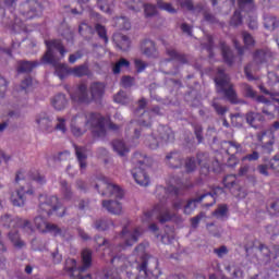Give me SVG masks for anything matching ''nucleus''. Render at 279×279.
I'll return each mask as SVG.
<instances>
[{
  "label": "nucleus",
  "instance_id": "f257e3e1",
  "mask_svg": "<svg viewBox=\"0 0 279 279\" xmlns=\"http://www.w3.org/2000/svg\"><path fill=\"white\" fill-rule=\"evenodd\" d=\"M66 119H69L70 132L73 136H84L88 130L97 136H104L106 134L108 120L99 113L77 112V110L72 109L68 112Z\"/></svg>",
  "mask_w": 279,
  "mask_h": 279
},
{
  "label": "nucleus",
  "instance_id": "f03ea898",
  "mask_svg": "<svg viewBox=\"0 0 279 279\" xmlns=\"http://www.w3.org/2000/svg\"><path fill=\"white\" fill-rule=\"evenodd\" d=\"M96 189L105 197H116L117 201H102V208L111 215H123V205L119 199H123V190L119 185L110 182L108 178L99 175L96 179Z\"/></svg>",
  "mask_w": 279,
  "mask_h": 279
},
{
  "label": "nucleus",
  "instance_id": "7ed1b4c3",
  "mask_svg": "<svg viewBox=\"0 0 279 279\" xmlns=\"http://www.w3.org/2000/svg\"><path fill=\"white\" fill-rule=\"evenodd\" d=\"M45 43L47 51L43 57L44 64H51L56 71V75H58L60 80H64L66 75H71L69 65L60 63V60L66 54V49H64L61 40H46Z\"/></svg>",
  "mask_w": 279,
  "mask_h": 279
},
{
  "label": "nucleus",
  "instance_id": "20e7f679",
  "mask_svg": "<svg viewBox=\"0 0 279 279\" xmlns=\"http://www.w3.org/2000/svg\"><path fill=\"white\" fill-rule=\"evenodd\" d=\"M39 214L43 216L35 218V226L39 232H51L52 234H60V229L56 225H51L45 220L51 213L58 210V197L56 196H40Z\"/></svg>",
  "mask_w": 279,
  "mask_h": 279
},
{
  "label": "nucleus",
  "instance_id": "39448f33",
  "mask_svg": "<svg viewBox=\"0 0 279 279\" xmlns=\"http://www.w3.org/2000/svg\"><path fill=\"white\" fill-rule=\"evenodd\" d=\"M106 93V85L104 83H92L88 88L81 84L73 94H71L72 101L75 104H90L92 101H99Z\"/></svg>",
  "mask_w": 279,
  "mask_h": 279
},
{
  "label": "nucleus",
  "instance_id": "423d86ee",
  "mask_svg": "<svg viewBox=\"0 0 279 279\" xmlns=\"http://www.w3.org/2000/svg\"><path fill=\"white\" fill-rule=\"evenodd\" d=\"M82 260L83 266L77 268V262L75 259H66L65 262V269L66 271H70L71 278L74 279H90V275H86L85 277L82 276L88 267H90L93 263V252L90 250L85 248L82 252Z\"/></svg>",
  "mask_w": 279,
  "mask_h": 279
},
{
  "label": "nucleus",
  "instance_id": "0eeeda50",
  "mask_svg": "<svg viewBox=\"0 0 279 279\" xmlns=\"http://www.w3.org/2000/svg\"><path fill=\"white\" fill-rule=\"evenodd\" d=\"M216 88L218 93H223L227 99L231 101V104H238L236 92L232 88V84H230V77L223 73V70H218V74L215 78Z\"/></svg>",
  "mask_w": 279,
  "mask_h": 279
},
{
  "label": "nucleus",
  "instance_id": "6e6552de",
  "mask_svg": "<svg viewBox=\"0 0 279 279\" xmlns=\"http://www.w3.org/2000/svg\"><path fill=\"white\" fill-rule=\"evenodd\" d=\"M141 234H143V230L141 228H134L132 225H128L122 229V241H124L125 245L120 246V248L117 250V252H121V250H125V247H131V245H134L136 241H138Z\"/></svg>",
  "mask_w": 279,
  "mask_h": 279
},
{
  "label": "nucleus",
  "instance_id": "1a4fd4ad",
  "mask_svg": "<svg viewBox=\"0 0 279 279\" xmlns=\"http://www.w3.org/2000/svg\"><path fill=\"white\" fill-rule=\"evenodd\" d=\"M35 123L39 132H43V134H53V132H56L53 118L47 112L38 113L35 117Z\"/></svg>",
  "mask_w": 279,
  "mask_h": 279
},
{
  "label": "nucleus",
  "instance_id": "9d476101",
  "mask_svg": "<svg viewBox=\"0 0 279 279\" xmlns=\"http://www.w3.org/2000/svg\"><path fill=\"white\" fill-rule=\"evenodd\" d=\"M146 245L145 244H140L132 256L129 257L128 262L130 263V265H134V263H142L138 266V270L140 271H147V258H149V256L147 255V253H145L146 250Z\"/></svg>",
  "mask_w": 279,
  "mask_h": 279
},
{
  "label": "nucleus",
  "instance_id": "9b49d317",
  "mask_svg": "<svg viewBox=\"0 0 279 279\" xmlns=\"http://www.w3.org/2000/svg\"><path fill=\"white\" fill-rule=\"evenodd\" d=\"M161 130H162L163 134L160 137V142H158V140L156 137H154V135H150L147 137L146 145H148V147L150 149H158V147H160V145H165V143H171V141H173L174 135H173V131H171V129L162 128Z\"/></svg>",
  "mask_w": 279,
  "mask_h": 279
},
{
  "label": "nucleus",
  "instance_id": "f8f14e48",
  "mask_svg": "<svg viewBox=\"0 0 279 279\" xmlns=\"http://www.w3.org/2000/svg\"><path fill=\"white\" fill-rule=\"evenodd\" d=\"M145 169H147V166H145V163H140L138 167H135L132 170V175L136 184H138L140 186H149V174H147V171Z\"/></svg>",
  "mask_w": 279,
  "mask_h": 279
},
{
  "label": "nucleus",
  "instance_id": "ddd939ff",
  "mask_svg": "<svg viewBox=\"0 0 279 279\" xmlns=\"http://www.w3.org/2000/svg\"><path fill=\"white\" fill-rule=\"evenodd\" d=\"M206 198L210 201V203L207 204L206 206H213V204H215V196H213V194H203L198 198L191 199L186 203V205L183 207L184 215H193V211L195 210V208H197V204H199V202Z\"/></svg>",
  "mask_w": 279,
  "mask_h": 279
},
{
  "label": "nucleus",
  "instance_id": "4468645a",
  "mask_svg": "<svg viewBox=\"0 0 279 279\" xmlns=\"http://www.w3.org/2000/svg\"><path fill=\"white\" fill-rule=\"evenodd\" d=\"M225 145H227V154H231L228 167H236V165H239V160H236L234 154H243V147H241V144H238L236 142H225Z\"/></svg>",
  "mask_w": 279,
  "mask_h": 279
},
{
  "label": "nucleus",
  "instance_id": "2eb2a0df",
  "mask_svg": "<svg viewBox=\"0 0 279 279\" xmlns=\"http://www.w3.org/2000/svg\"><path fill=\"white\" fill-rule=\"evenodd\" d=\"M158 213L157 217L161 223H165L166 221H171L173 219V216L169 215V213L165 211V209L160 206L155 207L153 211H147L144 214L142 221L145 222L149 218L154 217Z\"/></svg>",
  "mask_w": 279,
  "mask_h": 279
},
{
  "label": "nucleus",
  "instance_id": "dca6fc26",
  "mask_svg": "<svg viewBox=\"0 0 279 279\" xmlns=\"http://www.w3.org/2000/svg\"><path fill=\"white\" fill-rule=\"evenodd\" d=\"M32 193L34 192L27 187H21L20 190L13 192L11 195V202L13 206H24L25 195H32Z\"/></svg>",
  "mask_w": 279,
  "mask_h": 279
},
{
  "label": "nucleus",
  "instance_id": "f3484780",
  "mask_svg": "<svg viewBox=\"0 0 279 279\" xmlns=\"http://www.w3.org/2000/svg\"><path fill=\"white\" fill-rule=\"evenodd\" d=\"M260 141L264 144L263 146L264 151H266V154H271V151H274V143L276 142L274 137V132L272 131L264 132L262 134Z\"/></svg>",
  "mask_w": 279,
  "mask_h": 279
},
{
  "label": "nucleus",
  "instance_id": "a211bd4d",
  "mask_svg": "<svg viewBox=\"0 0 279 279\" xmlns=\"http://www.w3.org/2000/svg\"><path fill=\"white\" fill-rule=\"evenodd\" d=\"M131 10H134L135 12L141 11V8H144L145 16H154L156 14V7L151 4H144L141 0H132Z\"/></svg>",
  "mask_w": 279,
  "mask_h": 279
},
{
  "label": "nucleus",
  "instance_id": "6ab92c4d",
  "mask_svg": "<svg viewBox=\"0 0 279 279\" xmlns=\"http://www.w3.org/2000/svg\"><path fill=\"white\" fill-rule=\"evenodd\" d=\"M51 106L54 110L60 112L64 110L66 106H69V100L66 99V96H64V94H58L51 98Z\"/></svg>",
  "mask_w": 279,
  "mask_h": 279
},
{
  "label": "nucleus",
  "instance_id": "aec40b11",
  "mask_svg": "<svg viewBox=\"0 0 279 279\" xmlns=\"http://www.w3.org/2000/svg\"><path fill=\"white\" fill-rule=\"evenodd\" d=\"M141 52L143 53V56H146L147 58L156 57V44H154L153 40L145 39L141 44Z\"/></svg>",
  "mask_w": 279,
  "mask_h": 279
},
{
  "label": "nucleus",
  "instance_id": "412c9836",
  "mask_svg": "<svg viewBox=\"0 0 279 279\" xmlns=\"http://www.w3.org/2000/svg\"><path fill=\"white\" fill-rule=\"evenodd\" d=\"M113 41L121 51H128L130 49V38L125 35L114 34Z\"/></svg>",
  "mask_w": 279,
  "mask_h": 279
},
{
  "label": "nucleus",
  "instance_id": "4be33fe9",
  "mask_svg": "<svg viewBox=\"0 0 279 279\" xmlns=\"http://www.w3.org/2000/svg\"><path fill=\"white\" fill-rule=\"evenodd\" d=\"M87 153L88 149L86 147L75 146V154L81 169L86 168V158H88Z\"/></svg>",
  "mask_w": 279,
  "mask_h": 279
},
{
  "label": "nucleus",
  "instance_id": "5701e85b",
  "mask_svg": "<svg viewBox=\"0 0 279 279\" xmlns=\"http://www.w3.org/2000/svg\"><path fill=\"white\" fill-rule=\"evenodd\" d=\"M112 149L118 154V156H128V154H130V148H128L125 143L121 140L112 142Z\"/></svg>",
  "mask_w": 279,
  "mask_h": 279
},
{
  "label": "nucleus",
  "instance_id": "b1692460",
  "mask_svg": "<svg viewBox=\"0 0 279 279\" xmlns=\"http://www.w3.org/2000/svg\"><path fill=\"white\" fill-rule=\"evenodd\" d=\"M246 121L252 128H258L263 123V116L260 113L248 112L246 114Z\"/></svg>",
  "mask_w": 279,
  "mask_h": 279
},
{
  "label": "nucleus",
  "instance_id": "393cba45",
  "mask_svg": "<svg viewBox=\"0 0 279 279\" xmlns=\"http://www.w3.org/2000/svg\"><path fill=\"white\" fill-rule=\"evenodd\" d=\"M9 240L11 241L12 245L16 247V250H22V247H25V242L21 240V235H19V231L16 230L9 233Z\"/></svg>",
  "mask_w": 279,
  "mask_h": 279
},
{
  "label": "nucleus",
  "instance_id": "a878e982",
  "mask_svg": "<svg viewBox=\"0 0 279 279\" xmlns=\"http://www.w3.org/2000/svg\"><path fill=\"white\" fill-rule=\"evenodd\" d=\"M167 160L172 169H178V167H182V159L179 153H171L167 155Z\"/></svg>",
  "mask_w": 279,
  "mask_h": 279
},
{
  "label": "nucleus",
  "instance_id": "bb28decb",
  "mask_svg": "<svg viewBox=\"0 0 279 279\" xmlns=\"http://www.w3.org/2000/svg\"><path fill=\"white\" fill-rule=\"evenodd\" d=\"M61 194L64 202H71L73 199V192L71 191V186L66 181H61Z\"/></svg>",
  "mask_w": 279,
  "mask_h": 279
},
{
  "label": "nucleus",
  "instance_id": "cd10ccee",
  "mask_svg": "<svg viewBox=\"0 0 279 279\" xmlns=\"http://www.w3.org/2000/svg\"><path fill=\"white\" fill-rule=\"evenodd\" d=\"M53 128L54 132H61V134H66V119L64 117H57Z\"/></svg>",
  "mask_w": 279,
  "mask_h": 279
},
{
  "label": "nucleus",
  "instance_id": "c85d7f7f",
  "mask_svg": "<svg viewBox=\"0 0 279 279\" xmlns=\"http://www.w3.org/2000/svg\"><path fill=\"white\" fill-rule=\"evenodd\" d=\"M36 66H38V62L36 61H23L19 66V71L20 73H29V71L36 69Z\"/></svg>",
  "mask_w": 279,
  "mask_h": 279
},
{
  "label": "nucleus",
  "instance_id": "c756f323",
  "mask_svg": "<svg viewBox=\"0 0 279 279\" xmlns=\"http://www.w3.org/2000/svg\"><path fill=\"white\" fill-rule=\"evenodd\" d=\"M113 5H114V0H99L98 1V8L102 12L110 13L112 8H113Z\"/></svg>",
  "mask_w": 279,
  "mask_h": 279
},
{
  "label": "nucleus",
  "instance_id": "7c9ffc66",
  "mask_svg": "<svg viewBox=\"0 0 279 279\" xmlns=\"http://www.w3.org/2000/svg\"><path fill=\"white\" fill-rule=\"evenodd\" d=\"M88 73V66L80 65L77 68L70 69V75H74V77H82Z\"/></svg>",
  "mask_w": 279,
  "mask_h": 279
},
{
  "label": "nucleus",
  "instance_id": "2f4dec72",
  "mask_svg": "<svg viewBox=\"0 0 279 279\" xmlns=\"http://www.w3.org/2000/svg\"><path fill=\"white\" fill-rule=\"evenodd\" d=\"M238 3L242 12H252V10H254V3L252 0H238Z\"/></svg>",
  "mask_w": 279,
  "mask_h": 279
},
{
  "label": "nucleus",
  "instance_id": "473e14b6",
  "mask_svg": "<svg viewBox=\"0 0 279 279\" xmlns=\"http://www.w3.org/2000/svg\"><path fill=\"white\" fill-rule=\"evenodd\" d=\"M222 50V57L223 60L227 62V64H232V51H230V47H228L226 44L221 45Z\"/></svg>",
  "mask_w": 279,
  "mask_h": 279
},
{
  "label": "nucleus",
  "instance_id": "72a5a7b5",
  "mask_svg": "<svg viewBox=\"0 0 279 279\" xmlns=\"http://www.w3.org/2000/svg\"><path fill=\"white\" fill-rule=\"evenodd\" d=\"M157 8L165 12H169V14H175V8H173L171 3L163 2L162 0L157 1Z\"/></svg>",
  "mask_w": 279,
  "mask_h": 279
},
{
  "label": "nucleus",
  "instance_id": "f704fd0d",
  "mask_svg": "<svg viewBox=\"0 0 279 279\" xmlns=\"http://www.w3.org/2000/svg\"><path fill=\"white\" fill-rule=\"evenodd\" d=\"M116 27L118 29H130L132 25L130 24V21L125 17H118L116 19Z\"/></svg>",
  "mask_w": 279,
  "mask_h": 279
},
{
  "label": "nucleus",
  "instance_id": "c9c22d12",
  "mask_svg": "<svg viewBox=\"0 0 279 279\" xmlns=\"http://www.w3.org/2000/svg\"><path fill=\"white\" fill-rule=\"evenodd\" d=\"M123 66H125L128 69V66H130V61L125 60V59H120L113 66V73L117 75L119 73H121V69H123Z\"/></svg>",
  "mask_w": 279,
  "mask_h": 279
},
{
  "label": "nucleus",
  "instance_id": "e433bc0d",
  "mask_svg": "<svg viewBox=\"0 0 279 279\" xmlns=\"http://www.w3.org/2000/svg\"><path fill=\"white\" fill-rule=\"evenodd\" d=\"M223 184L226 189H233L236 185V175L229 174L223 179Z\"/></svg>",
  "mask_w": 279,
  "mask_h": 279
},
{
  "label": "nucleus",
  "instance_id": "4c0bfd02",
  "mask_svg": "<svg viewBox=\"0 0 279 279\" xmlns=\"http://www.w3.org/2000/svg\"><path fill=\"white\" fill-rule=\"evenodd\" d=\"M228 215V207L226 205H221L214 211V216L217 217V219H223Z\"/></svg>",
  "mask_w": 279,
  "mask_h": 279
},
{
  "label": "nucleus",
  "instance_id": "58836bf2",
  "mask_svg": "<svg viewBox=\"0 0 279 279\" xmlns=\"http://www.w3.org/2000/svg\"><path fill=\"white\" fill-rule=\"evenodd\" d=\"M113 99L116 104H122V105H125L128 104V101H130V98H128V95H125V93L123 92H119Z\"/></svg>",
  "mask_w": 279,
  "mask_h": 279
},
{
  "label": "nucleus",
  "instance_id": "ea45409f",
  "mask_svg": "<svg viewBox=\"0 0 279 279\" xmlns=\"http://www.w3.org/2000/svg\"><path fill=\"white\" fill-rule=\"evenodd\" d=\"M112 223L108 220H98L95 222L96 230H108Z\"/></svg>",
  "mask_w": 279,
  "mask_h": 279
},
{
  "label": "nucleus",
  "instance_id": "a19ab883",
  "mask_svg": "<svg viewBox=\"0 0 279 279\" xmlns=\"http://www.w3.org/2000/svg\"><path fill=\"white\" fill-rule=\"evenodd\" d=\"M197 168V161H195V158H190L185 161V170L187 173H191V171H195Z\"/></svg>",
  "mask_w": 279,
  "mask_h": 279
},
{
  "label": "nucleus",
  "instance_id": "79ce46f5",
  "mask_svg": "<svg viewBox=\"0 0 279 279\" xmlns=\"http://www.w3.org/2000/svg\"><path fill=\"white\" fill-rule=\"evenodd\" d=\"M242 19H241V12L240 11H235L232 19H231V25L233 27H239V25H241L242 23Z\"/></svg>",
  "mask_w": 279,
  "mask_h": 279
},
{
  "label": "nucleus",
  "instance_id": "37998d69",
  "mask_svg": "<svg viewBox=\"0 0 279 279\" xmlns=\"http://www.w3.org/2000/svg\"><path fill=\"white\" fill-rule=\"evenodd\" d=\"M134 64L137 73H143V71L147 69V63L143 62L141 59H135Z\"/></svg>",
  "mask_w": 279,
  "mask_h": 279
},
{
  "label": "nucleus",
  "instance_id": "c03bdc74",
  "mask_svg": "<svg viewBox=\"0 0 279 279\" xmlns=\"http://www.w3.org/2000/svg\"><path fill=\"white\" fill-rule=\"evenodd\" d=\"M96 32H97L98 36L105 40V43H108V36L106 35V27L97 24Z\"/></svg>",
  "mask_w": 279,
  "mask_h": 279
},
{
  "label": "nucleus",
  "instance_id": "a18cd8bd",
  "mask_svg": "<svg viewBox=\"0 0 279 279\" xmlns=\"http://www.w3.org/2000/svg\"><path fill=\"white\" fill-rule=\"evenodd\" d=\"M143 119L140 120V124L141 125H144V126H147L149 125V121L151 119V112L149 111H145L143 114H142Z\"/></svg>",
  "mask_w": 279,
  "mask_h": 279
},
{
  "label": "nucleus",
  "instance_id": "49530a36",
  "mask_svg": "<svg viewBox=\"0 0 279 279\" xmlns=\"http://www.w3.org/2000/svg\"><path fill=\"white\" fill-rule=\"evenodd\" d=\"M243 40L246 47H252L254 45V37L247 33H243Z\"/></svg>",
  "mask_w": 279,
  "mask_h": 279
},
{
  "label": "nucleus",
  "instance_id": "de8ad7c7",
  "mask_svg": "<svg viewBox=\"0 0 279 279\" xmlns=\"http://www.w3.org/2000/svg\"><path fill=\"white\" fill-rule=\"evenodd\" d=\"M245 160H248V162L258 160V153L253 151L252 154H248V155L242 157V162H245Z\"/></svg>",
  "mask_w": 279,
  "mask_h": 279
},
{
  "label": "nucleus",
  "instance_id": "09e8293b",
  "mask_svg": "<svg viewBox=\"0 0 279 279\" xmlns=\"http://www.w3.org/2000/svg\"><path fill=\"white\" fill-rule=\"evenodd\" d=\"M204 217H206V215L204 213H201L199 215L192 218L191 221H192L193 228H197V226L199 225V221H202Z\"/></svg>",
  "mask_w": 279,
  "mask_h": 279
},
{
  "label": "nucleus",
  "instance_id": "8fccbe9b",
  "mask_svg": "<svg viewBox=\"0 0 279 279\" xmlns=\"http://www.w3.org/2000/svg\"><path fill=\"white\" fill-rule=\"evenodd\" d=\"M132 84H134V78H132L130 76L122 77V86L124 88H130V86H132Z\"/></svg>",
  "mask_w": 279,
  "mask_h": 279
},
{
  "label": "nucleus",
  "instance_id": "3c124183",
  "mask_svg": "<svg viewBox=\"0 0 279 279\" xmlns=\"http://www.w3.org/2000/svg\"><path fill=\"white\" fill-rule=\"evenodd\" d=\"M270 169L279 172V155L275 156L274 159L270 161Z\"/></svg>",
  "mask_w": 279,
  "mask_h": 279
},
{
  "label": "nucleus",
  "instance_id": "603ef678",
  "mask_svg": "<svg viewBox=\"0 0 279 279\" xmlns=\"http://www.w3.org/2000/svg\"><path fill=\"white\" fill-rule=\"evenodd\" d=\"M215 254H217V256H219V258H223V256H226V254H228V248L226 246H221L220 248H216Z\"/></svg>",
  "mask_w": 279,
  "mask_h": 279
},
{
  "label": "nucleus",
  "instance_id": "864d4df0",
  "mask_svg": "<svg viewBox=\"0 0 279 279\" xmlns=\"http://www.w3.org/2000/svg\"><path fill=\"white\" fill-rule=\"evenodd\" d=\"M266 29H275L276 28V19H267L265 24Z\"/></svg>",
  "mask_w": 279,
  "mask_h": 279
},
{
  "label": "nucleus",
  "instance_id": "5fc2aeb1",
  "mask_svg": "<svg viewBox=\"0 0 279 279\" xmlns=\"http://www.w3.org/2000/svg\"><path fill=\"white\" fill-rule=\"evenodd\" d=\"M37 184H45V177L40 175V173L36 172L34 177H32Z\"/></svg>",
  "mask_w": 279,
  "mask_h": 279
},
{
  "label": "nucleus",
  "instance_id": "6e6d98bb",
  "mask_svg": "<svg viewBox=\"0 0 279 279\" xmlns=\"http://www.w3.org/2000/svg\"><path fill=\"white\" fill-rule=\"evenodd\" d=\"M214 108L218 114H225V112H228V109L226 107H221L218 104L214 102Z\"/></svg>",
  "mask_w": 279,
  "mask_h": 279
},
{
  "label": "nucleus",
  "instance_id": "4d7b16f0",
  "mask_svg": "<svg viewBox=\"0 0 279 279\" xmlns=\"http://www.w3.org/2000/svg\"><path fill=\"white\" fill-rule=\"evenodd\" d=\"M80 58H82V53L76 52L75 54H71L69 58V62L71 64H75V62H77V60H80Z\"/></svg>",
  "mask_w": 279,
  "mask_h": 279
},
{
  "label": "nucleus",
  "instance_id": "13d9d810",
  "mask_svg": "<svg viewBox=\"0 0 279 279\" xmlns=\"http://www.w3.org/2000/svg\"><path fill=\"white\" fill-rule=\"evenodd\" d=\"M29 86H32V78H25L22 82L21 88H22V90H27V88H29Z\"/></svg>",
  "mask_w": 279,
  "mask_h": 279
},
{
  "label": "nucleus",
  "instance_id": "bf43d9fd",
  "mask_svg": "<svg viewBox=\"0 0 279 279\" xmlns=\"http://www.w3.org/2000/svg\"><path fill=\"white\" fill-rule=\"evenodd\" d=\"M22 228L23 230H25V232H28V233L34 232V229H32V225H29V221L27 220L23 221Z\"/></svg>",
  "mask_w": 279,
  "mask_h": 279
},
{
  "label": "nucleus",
  "instance_id": "052dcab7",
  "mask_svg": "<svg viewBox=\"0 0 279 279\" xmlns=\"http://www.w3.org/2000/svg\"><path fill=\"white\" fill-rule=\"evenodd\" d=\"M248 27L251 29H256V27H258V23L256 22V16L255 15H252V19L248 23Z\"/></svg>",
  "mask_w": 279,
  "mask_h": 279
},
{
  "label": "nucleus",
  "instance_id": "680f3d73",
  "mask_svg": "<svg viewBox=\"0 0 279 279\" xmlns=\"http://www.w3.org/2000/svg\"><path fill=\"white\" fill-rule=\"evenodd\" d=\"M250 173V166H242L239 170V175H247Z\"/></svg>",
  "mask_w": 279,
  "mask_h": 279
},
{
  "label": "nucleus",
  "instance_id": "e2e57ef3",
  "mask_svg": "<svg viewBox=\"0 0 279 279\" xmlns=\"http://www.w3.org/2000/svg\"><path fill=\"white\" fill-rule=\"evenodd\" d=\"M182 8L185 10H193V2L191 0H185L181 3Z\"/></svg>",
  "mask_w": 279,
  "mask_h": 279
},
{
  "label": "nucleus",
  "instance_id": "0e129e2a",
  "mask_svg": "<svg viewBox=\"0 0 279 279\" xmlns=\"http://www.w3.org/2000/svg\"><path fill=\"white\" fill-rule=\"evenodd\" d=\"M52 258L56 265H58L59 263H62V255H60L59 253H53Z\"/></svg>",
  "mask_w": 279,
  "mask_h": 279
},
{
  "label": "nucleus",
  "instance_id": "69168bd1",
  "mask_svg": "<svg viewBox=\"0 0 279 279\" xmlns=\"http://www.w3.org/2000/svg\"><path fill=\"white\" fill-rule=\"evenodd\" d=\"M244 71L247 80H254V76H252V65H247Z\"/></svg>",
  "mask_w": 279,
  "mask_h": 279
},
{
  "label": "nucleus",
  "instance_id": "338daca9",
  "mask_svg": "<svg viewBox=\"0 0 279 279\" xmlns=\"http://www.w3.org/2000/svg\"><path fill=\"white\" fill-rule=\"evenodd\" d=\"M184 202L182 199H177L174 203H173V208L174 210H180V208H182Z\"/></svg>",
  "mask_w": 279,
  "mask_h": 279
},
{
  "label": "nucleus",
  "instance_id": "774afa93",
  "mask_svg": "<svg viewBox=\"0 0 279 279\" xmlns=\"http://www.w3.org/2000/svg\"><path fill=\"white\" fill-rule=\"evenodd\" d=\"M259 173H262V175H269V173L267 172V166H259L258 167Z\"/></svg>",
  "mask_w": 279,
  "mask_h": 279
}]
</instances>
